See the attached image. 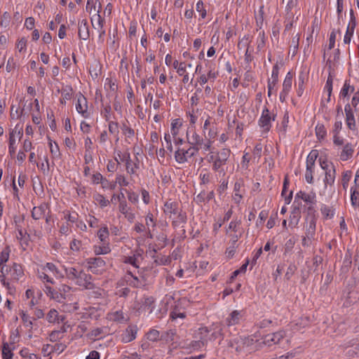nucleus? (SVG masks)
Returning <instances> with one entry per match:
<instances>
[{"label": "nucleus", "instance_id": "b1692460", "mask_svg": "<svg viewBox=\"0 0 359 359\" xmlns=\"http://www.w3.org/2000/svg\"><path fill=\"white\" fill-rule=\"evenodd\" d=\"M73 93V89L70 86H66L61 89L62 98L60 102L62 104H65L67 100L71 99Z\"/></svg>", "mask_w": 359, "mask_h": 359}, {"label": "nucleus", "instance_id": "ea45409f", "mask_svg": "<svg viewBox=\"0 0 359 359\" xmlns=\"http://www.w3.org/2000/svg\"><path fill=\"white\" fill-rule=\"evenodd\" d=\"M351 176H352V172L350 170H347V171L343 172L341 181H342V186L344 189H346V188L348 187V182L351 178Z\"/></svg>", "mask_w": 359, "mask_h": 359}, {"label": "nucleus", "instance_id": "a19ab883", "mask_svg": "<svg viewBox=\"0 0 359 359\" xmlns=\"http://www.w3.org/2000/svg\"><path fill=\"white\" fill-rule=\"evenodd\" d=\"M175 332L172 330H168L161 334V340H164L167 342L174 340Z\"/></svg>", "mask_w": 359, "mask_h": 359}, {"label": "nucleus", "instance_id": "412c9836", "mask_svg": "<svg viewBox=\"0 0 359 359\" xmlns=\"http://www.w3.org/2000/svg\"><path fill=\"white\" fill-rule=\"evenodd\" d=\"M46 319L50 323H59L60 321H63L65 320L64 316H60L57 311L52 309L47 313Z\"/></svg>", "mask_w": 359, "mask_h": 359}, {"label": "nucleus", "instance_id": "c85d7f7f", "mask_svg": "<svg viewBox=\"0 0 359 359\" xmlns=\"http://www.w3.org/2000/svg\"><path fill=\"white\" fill-rule=\"evenodd\" d=\"M177 216L176 218H173L172 225L175 227L180 226L181 224H184L187 222V216L185 213H182V211L180 210L179 213L175 215Z\"/></svg>", "mask_w": 359, "mask_h": 359}, {"label": "nucleus", "instance_id": "473e14b6", "mask_svg": "<svg viewBox=\"0 0 359 359\" xmlns=\"http://www.w3.org/2000/svg\"><path fill=\"white\" fill-rule=\"evenodd\" d=\"M316 135L318 140H322L326 136L327 131L323 124H317L316 126Z\"/></svg>", "mask_w": 359, "mask_h": 359}, {"label": "nucleus", "instance_id": "58836bf2", "mask_svg": "<svg viewBox=\"0 0 359 359\" xmlns=\"http://www.w3.org/2000/svg\"><path fill=\"white\" fill-rule=\"evenodd\" d=\"M104 334L103 328L101 327H97L93 329L90 333V337L91 339H100L102 337V336Z\"/></svg>", "mask_w": 359, "mask_h": 359}, {"label": "nucleus", "instance_id": "f03ea898", "mask_svg": "<svg viewBox=\"0 0 359 359\" xmlns=\"http://www.w3.org/2000/svg\"><path fill=\"white\" fill-rule=\"evenodd\" d=\"M187 140L190 147L194 148L198 152L200 149H203L205 151H209L212 143V141L210 140H207L205 141L203 137L196 133L194 127L187 130Z\"/></svg>", "mask_w": 359, "mask_h": 359}, {"label": "nucleus", "instance_id": "bf43d9fd", "mask_svg": "<svg viewBox=\"0 0 359 359\" xmlns=\"http://www.w3.org/2000/svg\"><path fill=\"white\" fill-rule=\"evenodd\" d=\"M127 194H128V201L130 202H131L132 203H137L138 202V200H139V196L138 194H137L136 193L133 192V191H127Z\"/></svg>", "mask_w": 359, "mask_h": 359}, {"label": "nucleus", "instance_id": "0e129e2a", "mask_svg": "<svg viewBox=\"0 0 359 359\" xmlns=\"http://www.w3.org/2000/svg\"><path fill=\"white\" fill-rule=\"evenodd\" d=\"M52 299L59 303H63L65 301H67L58 290L53 293V297H52Z\"/></svg>", "mask_w": 359, "mask_h": 359}, {"label": "nucleus", "instance_id": "20e7f679", "mask_svg": "<svg viewBox=\"0 0 359 359\" xmlns=\"http://www.w3.org/2000/svg\"><path fill=\"white\" fill-rule=\"evenodd\" d=\"M198 152L194 148L190 147L187 149L178 148L175 153V158L179 163H184L188 161L189 158L196 156Z\"/></svg>", "mask_w": 359, "mask_h": 359}, {"label": "nucleus", "instance_id": "393cba45", "mask_svg": "<svg viewBox=\"0 0 359 359\" xmlns=\"http://www.w3.org/2000/svg\"><path fill=\"white\" fill-rule=\"evenodd\" d=\"M353 153V146L350 143H347L343 148V150L340 155L341 160L345 161L349 159Z\"/></svg>", "mask_w": 359, "mask_h": 359}, {"label": "nucleus", "instance_id": "a18cd8bd", "mask_svg": "<svg viewBox=\"0 0 359 359\" xmlns=\"http://www.w3.org/2000/svg\"><path fill=\"white\" fill-rule=\"evenodd\" d=\"M358 191H357L356 188L351 187V205L353 207H355L358 204Z\"/></svg>", "mask_w": 359, "mask_h": 359}, {"label": "nucleus", "instance_id": "13d9d810", "mask_svg": "<svg viewBox=\"0 0 359 359\" xmlns=\"http://www.w3.org/2000/svg\"><path fill=\"white\" fill-rule=\"evenodd\" d=\"M15 138H13L12 137H9V146H8V150L9 154L13 156L15 153Z\"/></svg>", "mask_w": 359, "mask_h": 359}, {"label": "nucleus", "instance_id": "a878e982", "mask_svg": "<svg viewBox=\"0 0 359 359\" xmlns=\"http://www.w3.org/2000/svg\"><path fill=\"white\" fill-rule=\"evenodd\" d=\"M126 280L128 285L133 287H139L142 285V283L138 278L133 276L130 271L128 272L126 276Z\"/></svg>", "mask_w": 359, "mask_h": 359}, {"label": "nucleus", "instance_id": "39448f33", "mask_svg": "<svg viewBox=\"0 0 359 359\" xmlns=\"http://www.w3.org/2000/svg\"><path fill=\"white\" fill-rule=\"evenodd\" d=\"M285 332L284 330H279L276 332L268 334L263 337L262 343L268 346H271L278 344L280 341L285 337Z\"/></svg>", "mask_w": 359, "mask_h": 359}, {"label": "nucleus", "instance_id": "e433bc0d", "mask_svg": "<svg viewBox=\"0 0 359 359\" xmlns=\"http://www.w3.org/2000/svg\"><path fill=\"white\" fill-rule=\"evenodd\" d=\"M243 185V182L242 180H239L236 181L234 184V188L233 190L235 191V200L238 199V201H240V199L242 198V196L239 194L241 191V189Z\"/></svg>", "mask_w": 359, "mask_h": 359}, {"label": "nucleus", "instance_id": "6ab92c4d", "mask_svg": "<svg viewBox=\"0 0 359 359\" xmlns=\"http://www.w3.org/2000/svg\"><path fill=\"white\" fill-rule=\"evenodd\" d=\"M301 218V210L298 206H294L290 212L289 224L293 227H297Z\"/></svg>", "mask_w": 359, "mask_h": 359}, {"label": "nucleus", "instance_id": "bb28decb", "mask_svg": "<svg viewBox=\"0 0 359 359\" xmlns=\"http://www.w3.org/2000/svg\"><path fill=\"white\" fill-rule=\"evenodd\" d=\"M330 165H331V169H330L325 172V184H332L334 182L335 169H334L332 163H330Z\"/></svg>", "mask_w": 359, "mask_h": 359}, {"label": "nucleus", "instance_id": "f704fd0d", "mask_svg": "<svg viewBox=\"0 0 359 359\" xmlns=\"http://www.w3.org/2000/svg\"><path fill=\"white\" fill-rule=\"evenodd\" d=\"M353 91L354 87L350 85L349 81H346L340 92V95L345 97L349 93H353Z\"/></svg>", "mask_w": 359, "mask_h": 359}, {"label": "nucleus", "instance_id": "49530a36", "mask_svg": "<svg viewBox=\"0 0 359 359\" xmlns=\"http://www.w3.org/2000/svg\"><path fill=\"white\" fill-rule=\"evenodd\" d=\"M109 131L111 134L116 135L118 136V123L116 121H109Z\"/></svg>", "mask_w": 359, "mask_h": 359}, {"label": "nucleus", "instance_id": "c9c22d12", "mask_svg": "<svg viewBox=\"0 0 359 359\" xmlns=\"http://www.w3.org/2000/svg\"><path fill=\"white\" fill-rule=\"evenodd\" d=\"M111 319L119 323L126 321L124 313L122 311H117L111 314Z\"/></svg>", "mask_w": 359, "mask_h": 359}, {"label": "nucleus", "instance_id": "423d86ee", "mask_svg": "<svg viewBox=\"0 0 359 359\" xmlns=\"http://www.w3.org/2000/svg\"><path fill=\"white\" fill-rule=\"evenodd\" d=\"M276 115H271L269 110L265 107L262 113V116L259 120V126L263 129L264 132H269L271 128V121L275 120Z\"/></svg>", "mask_w": 359, "mask_h": 359}, {"label": "nucleus", "instance_id": "f8f14e48", "mask_svg": "<svg viewBox=\"0 0 359 359\" xmlns=\"http://www.w3.org/2000/svg\"><path fill=\"white\" fill-rule=\"evenodd\" d=\"M137 330L136 325H129L121 334V341L128 343L133 341L136 338Z\"/></svg>", "mask_w": 359, "mask_h": 359}, {"label": "nucleus", "instance_id": "9b49d317", "mask_svg": "<svg viewBox=\"0 0 359 359\" xmlns=\"http://www.w3.org/2000/svg\"><path fill=\"white\" fill-rule=\"evenodd\" d=\"M154 298L153 297H144L141 299L140 302H137L135 307L138 311L141 309L149 310L151 313L154 309Z\"/></svg>", "mask_w": 359, "mask_h": 359}, {"label": "nucleus", "instance_id": "052dcab7", "mask_svg": "<svg viewBox=\"0 0 359 359\" xmlns=\"http://www.w3.org/2000/svg\"><path fill=\"white\" fill-rule=\"evenodd\" d=\"M92 181L94 184H100L103 183V181L107 182L106 180H104L102 177V175L100 172H97L93 175L92 176Z\"/></svg>", "mask_w": 359, "mask_h": 359}, {"label": "nucleus", "instance_id": "a211bd4d", "mask_svg": "<svg viewBox=\"0 0 359 359\" xmlns=\"http://www.w3.org/2000/svg\"><path fill=\"white\" fill-rule=\"evenodd\" d=\"M78 35L83 40H87L89 38L90 34L87 20L83 19L79 23Z\"/></svg>", "mask_w": 359, "mask_h": 359}, {"label": "nucleus", "instance_id": "6e6552de", "mask_svg": "<svg viewBox=\"0 0 359 359\" xmlns=\"http://www.w3.org/2000/svg\"><path fill=\"white\" fill-rule=\"evenodd\" d=\"M76 109L77 112L81 114V116L85 118H88L90 115V112L88 111L87 99L81 93H79V95H77Z\"/></svg>", "mask_w": 359, "mask_h": 359}, {"label": "nucleus", "instance_id": "c756f323", "mask_svg": "<svg viewBox=\"0 0 359 359\" xmlns=\"http://www.w3.org/2000/svg\"><path fill=\"white\" fill-rule=\"evenodd\" d=\"M289 185V181L287 177H285L283 182V187L281 192V195L285 197V201L286 204H289L292 198V191H291L287 196H285L287 187Z\"/></svg>", "mask_w": 359, "mask_h": 359}, {"label": "nucleus", "instance_id": "8fccbe9b", "mask_svg": "<svg viewBox=\"0 0 359 359\" xmlns=\"http://www.w3.org/2000/svg\"><path fill=\"white\" fill-rule=\"evenodd\" d=\"M196 10L198 13H200L203 19L206 17V10L205 9L203 3L201 0L197 2L196 6Z\"/></svg>", "mask_w": 359, "mask_h": 359}, {"label": "nucleus", "instance_id": "72a5a7b5", "mask_svg": "<svg viewBox=\"0 0 359 359\" xmlns=\"http://www.w3.org/2000/svg\"><path fill=\"white\" fill-rule=\"evenodd\" d=\"M147 338L151 341H157L161 340V333L159 331L152 329L147 334Z\"/></svg>", "mask_w": 359, "mask_h": 359}, {"label": "nucleus", "instance_id": "de8ad7c7", "mask_svg": "<svg viewBox=\"0 0 359 359\" xmlns=\"http://www.w3.org/2000/svg\"><path fill=\"white\" fill-rule=\"evenodd\" d=\"M49 146H50V153H51L53 157V158H60L61 156V154L60 152V149H59L57 144H56L55 142V147H53L52 142H50Z\"/></svg>", "mask_w": 359, "mask_h": 359}, {"label": "nucleus", "instance_id": "0eeeda50", "mask_svg": "<svg viewBox=\"0 0 359 359\" xmlns=\"http://www.w3.org/2000/svg\"><path fill=\"white\" fill-rule=\"evenodd\" d=\"M231 154L229 149H222L217 154L212 168L214 170H218L222 165H225Z\"/></svg>", "mask_w": 359, "mask_h": 359}, {"label": "nucleus", "instance_id": "7ed1b4c3", "mask_svg": "<svg viewBox=\"0 0 359 359\" xmlns=\"http://www.w3.org/2000/svg\"><path fill=\"white\" fill-rule=\"evenodd\" d=\"M88 269L93 273L102 274L106 270V262L101 257H90L86 259Z\"/></svg>", "mask_w": 359, "mask_h": 359}, {"label": "nucleus", "instance_id": "dca6fc26", "mask_svg": "<svg viewBox=\"0 0 359 359\" xmlns=\"http://www.w3.org/2000/svg\"><path fill=\"white\" fill-rule=\"evenodd\" d=\"M316 219L314 216H311L309 220H306V236L309 240L313 238L316 232Z\"/></svg>", "mask_w": 359, "mask_h": 359}, {"label": "nucleus", "instance_id": "9d476101", "mask_svg": "<svg viewBox=\"0 0 359 359\" xmlns=\"http://www.w3.org/2000/svg\"><path fill=\"white\" fill-rule=\"evenodd\" d=\"M292 86V74L288 72L286 74L285 80L283 83V90L280 93V100L283 102L285 101L287 95L289 94Z\"/></svg>", "mask_w": 359, "mask_h": 359}, {"label": "nucleus", "instance_id": "aec40b11", "mask_svg": "<svg viewBox=\"0 0 359 359\" xmlns=\"http://www.w3.org/2000/svg\"><path fill=\"white\" fill-rule=\"evenodd\" d=\"M9 271L11 278L14 280H18L24 275L22 266L16 263L10 266Z\"/></svg>", "mask_w": 359, "mask_h": 359}, {"label": "nucleus", "instance_id": "4c0bfd02", "mask_svg": "<svg viewBox=\"0 0 359 359\" xmlns=\"http://www.w3.org/2000/svg\"><path fill=\"white\" fill-rule=\"evenodd\" d=\"M10 252H11L10 248L8 246H6L2 250V252H0V264H4L8 260Z\"/></svg>", "mask_w": 359, "mask_h": 359}, {"label": "nucleus", "instance_id": "603ef678", "mask_svg": "<svg viewBox=\"0 0 359 359\" xmlns=\"http://www.w3.org/2000/svg\"><path fill=\"white\" fill-rule=\"evenodd\" d=\"M123 135L126 136V142L130 144L135 137V130L133 128H130Z\"/></svg>", "mask_w": 359, "mask_h": 359}, {"label": "nucleus", "instance_id": "cd10ccee", "mask_svg": "<svg viewBox=\"0 0 359 359\" xmlns=\"http://www.w3.org/2000/svg\"><path fill=\"white\" fill-rule=\"evenodd\" d=\"M72 288L65 284L61 285L60 287L58 288V290L61 294L63 295V297L67 300L70 301L72 300V294L71 293Z\"/></svg>", "mask_w": 359, "mask_h": 359}, {"label": "nucleus", "instance_id": "2f4dec72", "mask_svg": "<svg viewBox=\"0 0 359 359\" xmlns=\"http://www.w3.org/2000/svg\"><path fill=\"white\" fill-rule=\"evenodd\" d=\"M318 151L316 150H312L307 156L306 159V167H314L315 161L318 157Z\"/></svg>", "mask_w": 359, "mask_h": 359}, {"label": "nucleus", "instance_id": "f3484780", "mask_svg": "<svg viewBox=\"0 0 359 359\" xmlns=\"http://www.w3.org/2000/svg\"><path fill=\"white\" fill-rule=\"evenodd\" d=\"M344 111L346 113V122L348 128L350 130H355V122L353 113L352 111V109L350 104H346L344 107Z\"/></svg>", "mask_w": 359, "mask_h": 359}, {"label": "nucleus", "instance_id": "ddd939ff", "mask_svg": "<svg viewBox=\"0 0 359 359\" xmlns=\"http://www.w3.org/2000/svg\"><path fill=\"white\" fill-rule=\"evenodd\" d=\"M122 161L126 162V170L128 173L129 174H134L136 172V170L139 168V160L138 158H136L137 162L134 163L133 165H132V161L130 158V154L128 152H126L122 158H121Z\"/></svg>", "mask_w": 359, "mask_h": 359}, {"label": "nucleus", "instance_id": "69168bd1", "mask_svg": "<svg viewBox=\"0 0 359 359\" xmlns=\"http://www.w3.org/2000/svg\"><path fill=\"white\" fill-rule=\"evenodd\" d=\"M119 211L123 214H126L130 210V208L128 206L126 201H121L118 206Z\"/></svg>", "mask_w": 359, "mask_h": 359}, {"label": "nucleus", "instance_id": "1a4fd4ad", "mask_svg": "<svg viewBox=\"0 0 359 359\" xmlns=\"http://www.w3.org/2000/svg\"><path fill=\"white\" fill-rule=\"evenodd\" d=\"M180 210H182L180 208V204L177 201L169 199L164 203L163 212L166 215H168L170 218H171L172 215L175 216L176 214L179 213Z\"/></svg>", "mask_w": 359, "mask_h": 359}, {"label": "nucleus", "instance_id": "5fc2aeb1", "mask_svg": "<svg viewBox=\"0 0 359 359\" xmlns=\"http://www.w3.org/2000/svg\"><path fill=\"white\" fill-rule=\"evenodd\" d=\"M115 161L116 163L113 161H109L107 165V169L109 172H114L116 170L117 165L119 164V162L116 158H115Z\"/></svg>", "mask_w": 359, "mask_h": 359}, {"label": "nucleus", "instance_id": "864d4df0", "mask_svg": "<svg viewBox=\"0 0 359 359\" xmlns=\"http://www.w3.org/2000/svg\"><path fill=\"white\" fill-rule=\"evenodd\" d=\"M207 130L208 131V140H210L211 141H212V140L215 139L217 135V132L215 127V124L212 123V127H210Z\"/></svg>", "mask_w": 359, "mask_h": 359}, {"label": "nucleus", "instance_id": "4be33fe9", "mask_svg": "<svg viewBox=\"0 0 359 359\" xmlns=\"http://www.w3.org/2000/svg\"><path fill=\"white\" fill-rule=\"evenodd\" d=\"M242 317L241 312L237 310L233 311L229 316L226 318V324L228 326L235 325L238 324Z\"/></svg>", "mask_w": 359, "mask_h": 359}, {"label": "nucleus", "instance_id": "3c124183", "mask_svg": "<svg viewBox=\"0 0 359 359\" xmlns=\"http://www.w3.org/2000/svg\"><path fill=\"white\" fill-rule=\"evenodd\" d=\"M332 81H333V79H332L331 75H329V76L327 79V81H326L325 87V88L327 90V91L328 93L327 101H330V96H331V93H332Z\"/></svg>", "mask_w": 359, "mask_h": 359}, {"label": "nucleus", "instance_id": "09e8293b", "mask_svg": "<svg viewBox=\"0 0 359 359\" xmlns=\"http://www.w3.org/2000/svg\"><path fill=\"white\" fill-rule=\"evenodd\" d=\"M249 46H250L249 36L248 35H245L238 41V49H241L243 48H247L249 49Z\"/></svg>", "mask_w": 359, "mask_h": 359}, {"label": "nucleus", "instance_id": "2eb2a0df", "mask_svg": "<svg viewBox=\"0 0 359 359\" xmlns=\"http://www.w3.org/2000/svg\"><path fill=\"white\" fill-rule=\"evenodd\" d=\"M278 74H279V67L276 64L273 67L271 79L268 80V96L270 97L271 95V92L273 88L276 86V83L278 81Z\"/></svg>", "mask_w": 359, "mask_h": 359}, {"label": "nucleus", "instance_id": "774afa93", "mask_svg": "<svg viewBox=\"0 0 359 359\" xmlns=\"http://www.w3.org/2000/svg\"><path fill=\"white\" fill-rule=\"evenodd\" d=\"M21 318L23 323L26 325V326L32 327V321L29 319V317L24 311H22L21 313Z\"/></svg>", "mask_w": 359, "mask_h": 359}, {"label": "nucleus", "instance_id": "6e6d98bb", "mask_svg": "<svg viewBox=\"0 0 359 359\" xmlns=\"http://www.w3.org/2000/svg\"><path fill=\"white\" fill-rule=\"evenodd\" d=\"M313 167L309 166V168L308 167H306V173H305V179H306V181L309 184L313 183Z\"/></svg>", "mask_w": 359, "mask_h": 359}, {"label": "nucleus", "instance_id": "7c9ffc66", "mask_svg": "<svg viewBox=\"0 0 359 359\" xmlns=\"http://www.w3.org/2000/svg\"><path fill=\"white\" fill-rule=\"evenodd\" d=\"M111 251V249L109 246V244H105L103 243L102 245H95L94 246V252L95 255H105L109 253Z\"/></svg>", "mask_w": 359, "mask_h": 359}, {"label": "nucleus", "instance_id": "4468645a", "mask_svg": "<svg viewBox=\"0 0 359 359\" xmlns=\"http://www.w3.org/2000/svg\"><path fill=\"white\" fill-rule=\"evenodd\" d=\"M49 209V205L47 203H42L39 206H35L32 210V217L38 220L46 215V212Z\"/></svg>", "mask_w": 359, "mask_h": 359}, {"label": "nucleus", "instance_id": "c03bdc74", "mask_svg": "<svg viewBox=\"0 0 359 359\" xmlns=\"http://www.w3.org/2000/svg\"><path fill=\"white\" fill-rule=\"evenodd\" d=\"M321 213L325 218H332L334 216V211L330 207L323 205L320 208Z\"/></svg>", "mask_w": 359, "mask_h": 359}, {"label": "nucleus", "instance_id": "37998d69", "mask_svg": "<svg viewBox=\"0 0 359 359\" xmlns=\"http://www.w3.org/2000/svg\"><path fill=\"white\" fill-rule=\"evenodd\" d=\"M109 231L107 227L104 226L101 228L97 232V236L100 241L105 243L106 239L108 238Z\"/></svg>", "mask_w": 359, "mask_h": 359}, {"label": "nucleus", "instance_id": "680f3d73", "mask_svg": "<svg viewBox=\"0 0 359 359\" xmlns=\"http://www.w3.org/2000/svg\"><path fill=\"white\" fill-rule=\"evenodd\" d=\"M97 1V0H88L86 7V11L90 13L93 10H95Z\"/></svg>", "mask_w": 359, "mask_h": 359}, {"label": "nucleus", "instance_id": "f257e3e1", "mask_svg": "<svg viewBox=\"0 0 359 359\" xmlns=\"http://www.w3.org/2000/svg\"><path fill=\"white\" fill-rule=\"evenodd\" d=\"M64 270L67 278L73 282L76 285L81 287L85 290L95 288V285L91 281L92 276L86 273L81 267L65 266Z\"/></svg>", "mask_w": 359, "mask_h": 359}, {"label": "nucleus", "instance_id": "338daca9", "mask_svg": "<svg viewBox=\"0 0 359 359\" xmlns=\"http://www.w3.org/2000/svg\"><path fill=\"white\" fill-rule=\"evenodd\" d=\"M200 177L202 184H208L210 180L211 174L208 172H205L204 173L201 172L200 175Z\"/></svg>", "mask_w": 359, "mask_h": 359}, {"label": "nucleus", "instance_id": "4d7b16f0", "mask_svg": "<svg viewBox=\"0 0 359 359\" xmlns=\"http://www.w3.org/2000/svg\"><path fill=\"white\" fill-rule=\"evenodd\" d=\"M241 220L231 221L229 225L228 229L226 230V233H228L229 230H232L235 232H237L239 226L241 225Z\"/></svg>", "mask_w": 359, "mask_h": 359}, {"label": "nucleus", "instance_id": "5701e85b", "mask_svg": "<svg viewBox=\"0 0 359 359\" xmlns=\"http://www.w3.org/2000/svg\"><path fill=\"white\" fill-rule=\"evenodd\" d=\"M315 198H316V196H315L314 194H306L305 192L300 191L297 194V195L295 196L294 203L297 201V198H301L304 201H305L306 203H307L309 204H315L316 203Z\"/></svg>", "mask_w": 359, "mask_h": 359}, {"label": "nucleus", "instance_id": "79ce46f5", "mask_svg": "<svg viewBox=\"0 0 359 359\" xmlns=\"http://www.w3.org/2000/svg\"><path fill=\"white\" fill-rule=\"evenodd\" d=\"M2 355L4 359H12L13 358V354L7 343H4L3 345Z\"/></svg>", "mask_w": 359, "mask_h": 359}, {"label": "nucleus", "instance_id": "e2e57ef3", "mask_svg": "<svg viewBox=\"0 0 359 359\" xmlns=\"http://www.w3.org/2000/svg\"><path fill=\"white\" fill-rule=\"evenodd\" d=\"M164 140L166 142V149L168 151H169L170 153L172 152V140L171 137L169 133H165L164 135Z\"/></svg>", "mask_w": 359, "mask_h": 359}]
</instances>
